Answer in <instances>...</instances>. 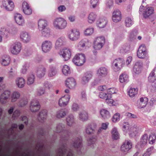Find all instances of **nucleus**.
I'll list each match as a JSON object with an SVG mask.
<instances>
[{"mask_svg":"<svg viewBox=\"0 0 156 156\" xmlns=\"http://www.w3.org/2000/svg\"><path fill=\"white\" fill-rule=\"evenodd\" d=\"M85 56L82 53L76 54L73 59V63L77 66H81L85 62Z\"/></svg>","mask_w":156,"mask_h":156,"instance_id":"1","label":"nucleus"},{"mask_svg":"<svg viewBox=\"0 0 156 156\" xmlns=\"http://www.w3.org/2000/svg\"><path fill=\"white\" fill-rule=\"evenodd\" d=\"M53 25L56 29H62L65 28L66 26L67 22L63 18H57L54 20Z\"/></svg>","mask_w":156,"mask_h":156,"instance_id":"2","label":"nucleus"},{"mask_svg":"<svg viewBox=\"0 0 156 156\" xmlns=\"http://www.w3.org/2000/svg\"><path fill=\"white\" fill-rule=\"evenodd\" d=\"M79 31L76 29L71 30L70 32L68 34V38L72 41H76L80 37Z\"/></svg>","mask_w":156,"mask_h":156,"instance_id":"3","label":"nucleus"},{"mask_svg":"<svg viewBox=\"0 0 156 156\" xmlns=\"http://www.w3.org/2000/svg\"><path fill=\"white\" fill-rule=\"evenodd\" d=\"M59 54L62 57L64 60L67 61L71 56V50L69 48H65L62 50Z\"/></svg>","mask_w":156,"mask_h":156,"instance_id":"4","label":"nucleus"},{"mask_svg":"<svg viewBox=\"0 0 156 156\" xmlns=\"http://www.w3.org/2000/svg\"><path fill=\"white\" fill-rule=\"evenodd\" d=\"M11 96V92L9 90H5L0 95V101L2 104L7 103Z\"/></svg>","mask_w":156,"mask_h":156,"instance_id":"5","label":"nucleus"},{"mask_svg":"<svg viewBox=\"0 0 156 156\" xmlns=\"http://www.w3.org/2000/svg\"><path fill=\"white\" fill-rule=\"evenodd\" d=\"M147 54V49L145 45L142 44L140 45L137 51V57L140 58H144L146 57Z\"/></svg>","mask_w":156,"mask_h":156,"instance_id":"6","label":"nucleus"},{"mask_svg":"<svg viewBox=\"0 0 156 156\" xmlns=\"http://www.w3.org/2000/svg\"><path fill=\"white\" fill-rule=\"evenodd\" d=\"M22 46L21 43L17 42L12 44L10 48L11 52L14 55H17L20 51Z\"/></svg>","mask_w":156,"mask_h":156,"instance_id":"7","label":"nucleus"},{"mask_svg":"<svg viewBox=\"0 0 156 156\" xmlns=\"http://www.w3.org/2000/svg\"><path fill=\"white\" fill-rule=\"evenodd\" d=\"M52 43L51 41H45L42 43L41 47L42 51L45 53L48 52L52 48Z\"/></svg>","mask_w":156,"mask_h":156,"instance_id":"8","label":"nucleus"},{"mask_svg":"<svg viewBox=\"0 0 156 156\" xmlns=\"http://www.w3.org/2000/svg\"><path fill=\"white\" fill-rule=\"evenodd\" d=\"M70 97L68 95H65L62 97L59 100L58 104L60 106H65L68 104L69 101Z\"/></svg>","mask_w":156,"mask_h":156,"instance_id":"9","label":"nucleus"},{"mask_svg":"<svg viewBox=\"0 0 156 156\" xmlns=\"http://www.w3.org/2000/svg\"><path fill=\"white\" fill-rule=\"evenodd\" d=\"M121 14L120 11L118 10H115L113 13L112 19L115 22H118L121 20Z\"/></svg>","mask_w":156,"mask_h":156,"instance_id":"10","label":"nucleus"},{"mask_svg":"<svg viewBox=\"0 0 156 156\" xmlns=\"http://www.w3.org/2000/svg\"><path fill=\"white\" fill-rule=\"evenodd\" d=\"M22 6L23 11L25 14L30 15L31 14L32 9L27 2H23Z\"/></svg>","mask_w":156,"mask_h":156,"instance_id":"11","label":"nucleus"},{"mask_svg":"<svg viewBox=\"0 0 156 156\" xmlns=\"http://www.w3.org/2000/svg\"><path fill=\"white\" fill-rule=\"evenodd\" d=\"M132 147V143L130 141H126L122 145L121 149L123 152L128 151Z\"/></svg>","mask_w":156,"mask_h":156,"instance_id":"12","label":"nucleus"},{"mask_svg":"<svg viewBox=\"0 0 156 156\" xmlns=\"http://www.w3.org/2000/svg\"><path fill=\"white\" fill-rule=\"evenodd\" d=\"M89 41L87 39H83L80 41L78 44V48L79 50L81 51L83 50L86 46H87Z\"/></svg>","mask_w":156,"mask_h":156,"instance_id":"13","label":"nucleus"},{"mask_svg":"<svg viewBox=\"0 0 156 156\" xmlns=\"http://www.w3.org/2000/svg\"><path fill=\"white\" fill-rule=\"evenodd\" d=\"M66 85L67 87L72 89L75 87L76 85V82L73 78H68L66 81Z\"/></svg>","mask_w":156,"mask_h":156,"instance_id":"14","label":"nucleus"},{"mask_svg":"<svg viewBox=\"0 0 156 156\" xmlns=\"http://www.w3.org/2000/svg\"><path fill=\"white\" fill-rule=\"evenodd\" d=\"M20 38L24 43H27L29 42L30 40V37L27 32H23L20 35Z\"/></svg>","mask_w":156,"mask_h":156,"instance_id":"15","label":"nucleus"},{"mask_svg":"<svg viewBox=\"0 0 156 156\" xmlns=\"http://www.w3.org/2000/svg\"><path fill=\"white\" fill-rule=\"evenodd\" d=\"M142 66L143 63L142 62L139 61L136 62L133 67L134 72L136 74L140 73Z\"/></svg>","mask_w":156,"mask_h":156,"instance_id":"16","label":"nucleus"},{"mask_svg":"<svg viewBox=\"0 0 156 156\" xmlns=\"http://www.w3.org/2000/svg\"><path fill=\"white\" fill-rule=\"evenodd\" d=\"M11 96V101L12 102H16L20 96V92L18 91H14L12 92Z\"/></svg>","mask_w":156,"mask_h":156,"instance_id":"17","label":"nucleus"},{"mask_svg":"<svg viewBox=\"0 0 156 156\" xmlns=\"http://www.w3.org/2000/svg\"><path fill=\"white\" fill-rule=\"evenodd\" d=\"M46 72V69L43 66L39 67L36 72L37 75L39 78H41L44 76Z\"/></svg>","mask_w":156,"mask_h":156,"instance_id":"18","label":"nucleus"},{"mask_svg":"<svg viewBox=\"0 0 156 156\" xmlns=\"http://www.w3.org/2000/svg\"><path fill=\"white\" fill-rule=\"evenodd\" d=\"M17 86L20 88L24 87L25 84V81L24 79L21 77H18L15 80Z\"/></svg>","mask_w":156,"mask_h":156,"instance_id":"19","label":"nucleus"},{"mask_svg":"<svg viewBox=\"0 0 156 156\" xmlns=\"http://www.w3.org/2000/svg\"><path fill=\"white\" fill-rule=\"evenodd\" d=\"M11 59L9 56L5 55L3 56L1 58V63L4 66H8L10 63Z\"/></svg>","mask_w":156,"mask_h":156,"instance_id":"20","label":"nucleus"},{"mask_svg":"<svg viewBox=\"0 0 156 156\" xmlns=\"http://www.w3.org/2000/svg\"><path fill=\"white\" fill-rule=\"evenodd\" d=\"M65 38L63 37H61L58 38L56 41L55 48L57 49L64 45Z\"/></svg>","mask_w":156,"mask_h":156,"instance_id":"21","label":"nucleus"},{"mask_svg":"<svg viewBox=\"0 0 156 156\" xmlns=\"http://www.w3.org/2000/svg\"><path fill=\"white\" fill-rule=\"evenodd\" d=\"M154 11L153 8L152 7H146L143 13L144 17L145 18L147 17L153 13Z\"/></svg>","mask_w":156,"mask_h":156,"instance_id":"22","label":"nucleus"},{"mask_svg":"<svg viewBox=\"0 0 156 156\" xmlns=\"http://www.w3.org/2000/svg\"><path fill=\"white\" fill-rule=\"evenodd\" d=\"M38 25L39 30L44 28L47 27V21L44 19H40L38 21Z\"/></svg>","mask_w":156,"mask_h":156,"instance_id":"23","label":"nucleus"},{"mask_svg":"<svg viewBox=\"0 0 156 156\" xmlns=\"http://www.w3.org/2000/svg\"><path fill=\"white\" fill-rule=\"evenodd\" d=\"M15 19L16 22L19 25H23L24 23V20L20 14H17L15 16Z\"/></svg>","mask_w":156,"mask_h":156,"instance_id":"24","label":"nucleus"},{"mask_svg":"<svg viewBox=\"0 0 156 156\" xmlns=\"http://www.w3.org/2000/svg\"><path fill=\"white\" fill-rule=\"evenodd\" d=\"M100 114L102 118L104 119H107L110 117L109 112L105 109H102L100 111Z\"/></svg>","mask_w":156,"mask_h":156,"instance_id":"25","label":"nucleus"},{"mask_svg":"<svg viewBox=\"0 0 156 156\" xmlns=\"http://www.w3.org/2000/svg\"><path fill=\"white\" fill-rule=\"evenodd\" d=\"M92 74L91 72H87L85 73L82 78V80L84 83H87L92 78Z\"/></svg>","mask_w":156,"mask_h":156,"instance_id":"26","label":"nucleus"},{"mask_svg":"<svg viewBox=\"0 0 156 156\" xmlns=\"http://www.w3.org/2000/svg\"><path fill=\"white\" fill-rule=\"evenodd\" d=\"M107 70L106 68L102 67L99 68L97 70V74L99 76L102 77L106 76L107 74Z\"/></svg>","mask_w":156,"mask_h":156,"instance_id":"27","label":"nucleus"},{"mask_svg":"<svg viewBox=\"0 0 156 156\" xmlns=\"http://www.w3.org/2000/svg\"><path fill=\"white\" fill-rule=\"evenodd\" d=\"M40 30L41 31L42 35L44 37H48L51 35L50 29L48 27L42 29Z\"/></svg>","mask_w":156,"mask_h":156,"instance_id":"28","label":"nucleus"},{"mask_svg":"<svg viewBox=\"0 0 156 156\" xmlns=\"http://www.w3.org/2000/svg\"><path fill=\"white\" fill-rule=\"evenodd\" d=\"M107 20L105 18L99 19L97 21V24L99 28L104 27L107 24Z\"/></svg>","mask_w":156,"mask_h":156,"instance_id":"29","label":"nucleus"},{"mask_svg":"<svg viewBox=\"0 0 156 156\" xmlns=\"http://www.w3.org/2000/svg\"><path fill=\"white\" fill-rule=\"evenodd\" d=\"M82 142L81 137L80 136L76 140L73 144V146L75 148H78L81 146Z\"/></svg>","mask_w":156,"mask_h":156,"instance_id":"30","label":"nucleus"},{"mask_svg":"<svg viewBox=\"0 0 156 156\" xmlns=\"http://www.w3.org/2000/svg\"><path fill=\"white\" fill-rule=\"evenodd\" d=\"M47 115V111L45 110H43L40 113L38 118V119L41 120V122H42L44 119H46Z\"/></svg>","mask_w":156,"mask_h":156,"instance_id":"31","label":"nucleus"},{"mask_svg":"<svg viewBox=\"0 0 156 156\" xmlns=\"http://www.w3.org/2000/svg\"><path fill=\"white\" fill-rule=\"evenodd\" d=\"M9 34V32L7 30H5L0 31V42L2 41V37L6 38Z\"/></svg>","mask_w":156,"mask_h":156,"instance_id":"32","label":"nucleus"},{"mask_svg":"<svg viewBox=\"0 0 156 156\" xmlns=\"http://www.w3.org/2000/svg\"><path fill=\"white\" fill-rule=\"evenodd\" d=\"M97 16L94 12H91L89 15L88 19V22L89 23H93L96 19Z\"/></svg>","mask_w":156,"mask_h":156,"instance_id":"33","label":"nucleus"},{"mask_svg":"<svg viewBox=\"0 0 156 156\" xmlns=\"http://www.w3.org/2000/svg\"><path fill=\"white\" fill-rule=\"evenodd\" d=\"M80 119L83 121L87 120L88 119V114L85 111H83L79 114Z\"/></svg>","mask_w":156,"mask_h":156,"instance_id":"34","label":"nucleus"},{"mask_svg":"<svg viewBox=\"0 0 156 156\" xmlns=\"http://www.w3.org/2000/svg\"><path fill=\"white\" fill-rule=\"evenodd\" d=\"M128 80V76L127 75L123 73L119 76V80L121 83L127 82Z\"/></svg>","mask_w":156,"mask_h":156,"instance_id":"35","label":"nucleus"},{"mask_svg":"<svg viewBox=\"0 0 156 156\" xmlns=\"http://www.w3.org/2000/svg\"><path fill=\"white\" fill-rule=\"evenodd\" d=\"M67 124L69 126H72L74 123V117L72 115H69L66 119Z\"/></svg>","mask_w":156,"mask_h":156,"instance_id":"36","label":"nucleus"},{"mask_svg":"<svg viewBox=\"0 0 156 156\" xmlns=\"http://www.w3.org/2000/svg\"><path fill=\"white\" fill-rule=\"evenodd\" d=\"M28 102L27 99L25 98H22L17 102V105L20 107L25 106L27 104Z\"/></svg>","mask_w":156,"mask_h":156,"instance_id":"37","label":"nucleus"},{"mask_svg":"<svg viewBox=\"0 0 156 156\" xmlns=\"http://www.w3.org/2000/svg\"><path fill=\"white\" fill-rule=\"evenodd\" d=\"M148 139V136L147 134H144L140 139V144L142 145H144L147 144Z\"/></svg>","mask_w":156,"mask_h":156,"instance_id":"38","label":"nucleus"},{"mask_svg":"<svg viewBox=\"0 0 156 156\" xmlns=\"http://www.w3.org/2000/svg\"><path fill=\"white\" fill-rule=\"evenodd\" d=\"M138 90V89L137 88H131L128 92V94L131 97H134L137 94Z\"/></svg>","mask_w":156,"mask_h":156,"instance_id":"39","label":"nucleus"},{"mask_svg":"<svg viewBox=\"0 0 156 156\" xmlns=\"http://www.w3.org/2000/svg\"><path fill=\"white\" fill-rule=\"evenodd\" d=\"M112 133V138L113 139L117 140L119 138V133L116 128H114L113 129Z\"/></svg>","mask_w":156,"mask_h":156,"instance_id":"40","label":"nucleus"},{"mask_svg":"<svg viewBox=\"0 0 156 156\" xmlns=\"http://www.w3.org/2000/svg\"><path fill=\"white\" fill-rule=\"evenodd\" d=\"M112 96L109 95L105 100L106 103L110 106L115 105V102L112 98Z\"/></svg>","mask_w":156,"mask_h":156,"instance_id":"41","label":"nucleus"},{"mask_svg":"<svg viewBox=\"0 0 156 156\" xmlns=\"http://www.w3.org/2000/svg\"><path fill=\"white\" fill-rule=\"evenodd\" d=\"M66 113L63 109H62L57 112L56 117L58 118H62L66 115Z\"/></svg>","mask_w":156,"mask_h":156,"instance_id":"42","label":"nucleus"},{"mask_svg":"<svg viewBox=\"0 0 156 156\" xmlns=\"http://www.w3.org/2000/svg\"><path fill=\"white\" fill-rule=\"evenodd\" d=\"M156 139V135L154 133H151L150 135L148 138L149 143L151 144H153L155 142Z\"/></svg>","mask_w":156,"mask_h":156,"instance_id":"43","label":"nucleus"},{"mask_svg":"<svg viewBox=\"0 0 156 156\" xmlns=\"http://www.w3.org/2000/svg\"><path fill=\"white\" fill-rule=\"evenodd\" d=\"M140 101L141 105H143L142 107H144L147 104L148 99L146 97L141 98H140Z\"/></svg>","mask_w":156,"mask_h":156,"instance_id":"44","label":"nucleus"},{"mask_svg":"<svg viewBox=\"0 0 156 156\" xmlns=\"http://www.w3.org/2000/svg\"><path fill=\"white\" fill-rule=\"evenodd\" d=\"M94 29L93 27H90L87 28L84 31V34L86 35H91L94 32Z\"/></svg>","mask_w":156,"mask_h":156,"instance_id":"45","label":"nucleus"},{"mask_svg":"<svg viewBox=\"0 0 156 156\" xmlns=\"http://www.w3.org/2000/svg\"><path fill=\"white\" fill-rule=\"evenodd\" d=\"M66 148L62 146L60 148L59 150V154L60 156H64L67 152Z\"/></svg>","mask_w":156,"mask_h":156,"instance_id":"46","label":"nucleus"},{"mask_svg":"<svg viewBox=\"0 0 156 156\" xmlns=\"http://www.w3.org/2000/svg\"><path fill=\"white\" fill-rule=\"evenodd\" d=\"M126 26L127 27H130L133 24V21L131 18L129 17L126 18L125 20Z\"/></svg>","mask_w":156,"mask_h":156,"instance_id":"47","label":"nucleus"},{"mask_svg":"<svg viewBox=\"0 0 156 156\" xmlns=\"http://www.w3.org/2000/svg\"><path fill=\"white\" fill-rule=\"evenodd\" d=\"M138 127L134 125L131 128V133H130V134H132L133 136H136L138 133Z\"/></svg>","mask_w":156,"mask_h":156,"instance_id":"48","label":"nucleus"},{"mask_svg":"<svg viewBox=\"0 0 156 156\" xmlns=\"http://www.w3.org/2000/svg\"><path fill=\"white\" fill-rule=\"evenodd\" d=\"M124 61L121 58L115 59L113 62L115 63L116 65H118L119 66L122 67Z\"/></svg>","mask_w":156,"mask_h":156,"instance_id":"49","label":"nucleus"},{"mask_svg":"<svg viewBox=\"0 0 156 156\" xmlns=\"http://www.w3.org/2000/svg\"><path fill=\"white\" fill-rule=\"evenodd\" d=\"M56 69L54 67H51L48 71V75L49 76H52L56 74Z\"/></svg>","mask_w":156,"mask_h":156,"instance_id":"50","label":"nucleus"},{"mask_svg":"<svg viewBox=\"0 0 156 156\" xmlns=\"http://www.w3.org/2000/svg\"><path fill=\"white\" fill-rule=\"evenodd\" d=\"M129 48L128 46L123 45L120 48V53H125L129 51Z\"/></svg>","mask_w":156,"mask_h":156,"instance_id":"51","label":"nucleus"},{"mask_svg":"<svg viewBox=\"0 0 156 156\" xmlns=\"http://www.w3.org/2000/svg\"><path fill=\"white\" fill-rule=\"evenodd\" d=\"M105 42V38L103 36L97 37L94 41V42H95L96 43H99L102 44H103V43H104Z\"/></svg>","mask_w":156,"mask_h":156,"instance_id":"52","label":"nucleus"},{"mask_svg":"<svg viewBox=\"0 0 156 156\" xmlns=\"http://www.w3.org/2000/svg\"><path fill=\"white\" fill-rule=\"evenodd\" d=\"M34 75H30L28 78L27 84L28 85H30L33 83L34 81Z\"/></svg>","mask_w":156,"mask_h":156,"instance_id":"53","label":"nucleus"},{"mask_svg":"<svg viewBox=\"0 0 156 156\" xmlns=\"http://www.w3.org/2000/svg\"><path fill=\"white\" fill-rule=\"evenodd\" d=\"M62 72L65 75H67L70 73V68L67 65H65L62 69Z\"/></svg>","mask_w":156,"mask_h":156,"instance_id":"54","label":"nucleus"},{"mask_svg":"<svg viewBox=\"0 0 156 156\" xmlns=\"http://www.w3.org/2000/svg\"><path fill=\"white\" fill-rule=\"evenodd\" d=\"M40 105L38 101L36 100H33L31 102L30 107H40Z\"/></svg>","mask_w":156,"mask_h":156,"instance_id":"55","label":"nucleus"},{"mask_svg":"<svg viewBox=\"0 0 156 156\" xmlns=\"http://www.w3.org/2000/svg\"><path fill=\"white\" fill-rule=\"evenodd\" d=\"M120 115L119 113H116L113 116L112 121L114 122H116L119 120Z\"/></svg>","mask_w":156,"mask_h":156,"instance_id":"56","label":"nucleus"},{"mask_svg":"<svg viewBox=\"0 0 156 156\" xmlns=\"http://www.w3.org/2000/svg\"><path fill=\"white\" fill-rule=\"evenodd\" d=\"M112 67L115 72H117L119 71L122 67L121 66H119L118 65H116L115 63L113 62L112 65Z\"/></svg>","mask_w":156,"mask_h":156,"instance_id":"57","label":"nucleus"},{"mask_svg":"<svg viewBox=\"0 0 156 156\" xmlns=\"http://www.w3.org/2000/svg\"><path fill=\"white\" fill-rule=\"evenodd\" d=\"M6 9L8 11H12L14 7L13 2L10 1Z\"/></svg>","mask_w":156,"mask_h":156,"instance_id":"58","label":"nucleus"},{"mask_svg":"<svg viewBox=\"0 0 156 156\" xmlns=\"http://www.w3.org/2000/svg\"><path fill=\"white\" fill-rule=\"evenodd\" d=\"M153 147L148 148L147 151L143 154V156H150L151 154V151L153 150Z\"/></svg>","mask_w":156,"mask_h":156,"instance_id":"59","label":"nucleus"},{"mask_svg":"<svg viewBox=\"0 0 156 156\" xmlns=\"http://www.w3.org/2000/svg\"><path fill=\"white\" fill-rule=\"evenodd\" d=\"M109 96L108 94L104 93L102 92H100L99 95V97L100 98L105 100Z\"/></svg>","mask_w":156,"mask_h":156,"instance_id":"60","label":"nucleus"},{"mask_svg":"<svg viewBox=\"0 0 156 156\" xmlns=\"http://www.w3.org/2000/svg\"><path fill=\"white\" fill-rule=\"evenodd\" d=\"M64 125L61 124L58 125L57 126L55 132L57 133H60L63 130Z\"/></svg>","mask_w":156,"mask_h":156,"instance_id":"61","label":"nucleus"},{"mask_svg":"<svg viewBox=\"0 0 156 156\" xmlns=\"http://www.w3.org/2000/svg\"><path fill=\"white\" fill-rule=\"evenodd\" d=\"M103 46V44L100 43H96L94 42V48L96 50H99Z\"/></svg>","mask_w":156,"mask_h":156,"instance_id":"62","label":"nucleus"},{"mask_svg":"<svg viewBox=\"0 0 156 156\" xmlns=\"http://www.w3.org/2000/svg\"><path fill=\"white\" fill-rule=\"evenodd\" d=\"M108 94L109 95H111L112 94L115 93V89L114 88H112L107 89Z\"/></svg>","mask_w":156,"mask_h":156,"instance_id":"63","label":"nucleus"},{"mask_svg":"<svg viewBox=\"0 0 156 156\" xmlns=\"http://www.w3.org/2000/svg\"><path fill=\"white\" fill-rule=\"evenodd\" d=\"M148 80L149 82H153L156 80V76L154 75H151V73L148 77Z\"/></svg>","mask_w":156,"mask_h":156,"instance_id":"64","label":"nucleus"}]
</instances>
